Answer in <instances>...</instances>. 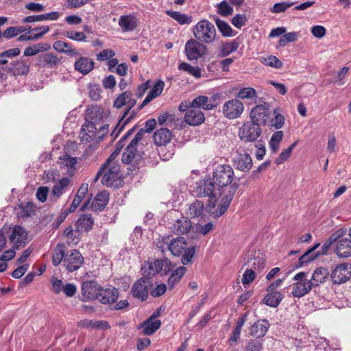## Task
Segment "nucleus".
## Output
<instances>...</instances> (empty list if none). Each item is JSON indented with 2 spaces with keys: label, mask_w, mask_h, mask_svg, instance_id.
Returning <instances> with one entry per match:
<instances>
[{
  "label": "nucleus",
  "mask_w": 351,
  "mask_h": 351,
  "mask_svg": "<svg viewBox=\"0 0 351 351\" xmlns=\"http://www.w3.org/2000/svg\"><path fill=\"white\" fill-rule=\"evenodd\" d=\"M71 183L69 178H62L60 179L53 186L51 194L56 198H59L66 191Z\"/></svg>",
  "instance_id": "nucleus-38"
},
{
  "label": "nucleus",
  "mask_w": 351,
  "mask_h": 351,
  "mask_svg": "<svg viewBox=\"0 0 351 351\" xmlns=\"http://www.w3.org/2000/svg\"><path fill=\"white\" fill-rule=\"evenodd\" d=\"M335 254L339 258H348L351 256V240L348 238H342L335 243Z\"/></svg>",
  "instance_id": "nucleus-25"
},
{
  "label": "nucleus",
  "mask_w": 351,
  "mask_h": 351,
  "mask_svg": "<svg viewBox=\"0 0 351 351\" xmlns=\"http://www.w3.org/2000/svg\"><path fill=\"white\" fill-rule=\"evenodd\" d=\"M178 69L180 71L186 72L197 79L200 78L202 75V70L199 66H193L186 62L180 64Z\"/></svg>",
  "instance_id": "nucleus-49"
},
{
  "label": "nucleus",
  "mask_w": 351,
  "mask_h": 351,
  "mask_svg": "<svg viewBox=\"0 0 351 351\" xmlns=\"http://www.w3.org/2000/svg\"><path fill=\"white\" fill-rule=\"evenodd\" d=\"M118 24L123 32H131L136 29L138 20L134 15H122L119 19Z\"/></svg>",
  "instance_id": "nucleus-27"
},
{
  "label": "nucleus",
  "mask_w": 351,
  "mask_h": 351,
  "mask_svg": "<svg viewBox=\"0 0 351 351\" xmlns=\"http://www.w3.org/2000/svg\"><path fill=\"white\" fill-rule=\"evenodd\" d=\"M185 53L189 60H196L207 52L204 43L195 39H190L185 44Z\"/></svg>",
  "instance_id": "nucleus-12"
},
{
  "label": "nucleus",
  "mask_w": 351,
  "mask_h": 351,
  "mask_svg": "<svg viewBox=\"0 0 351 351\" xmlns=\"http://www.w3.org/2000/svg\"><path fill=\"white\" fill-rule=\"evenodd\" d=\"M237 189V184L230 186L228 193L222 197L217 209L213 213L215 217H219L226 213Z\"/></svg>",
  "instance_id": "nucleus-14"
},
{
  "label": "nucleus",
  "mask_w": 351,
  "mask_h": 351,
  "mask_svg": "<svg viewBox=\"0 0 351 351\" xmlns=\"http://www.w3.org/2000/svg\"><path fill=\"white\" fill-rule=\"evenodd\" d=\"M331 279L335 284H341L351 278V264L341 263L337 265L331 273Z\"/></svg>",
  "instance_id": "nucleus-13"
},
{
  "label": "nucleus",
  "mask_w": 351,
  "mask_h": 351,
  "mask_svg": "<svg viewBox=\"0 0 351 351\" xmlns=\"http://www.w3.org/2000/svg\"><path fill=\"white\" fill-rule=\"evenodd\" d=\"M256 277L255 272L252 269H247L243 274L241 278L242 284L245 286L247 285H250L253 282Z\"/></svg>",
  "instance_id": "nucleus-60"
},
{
  "label": "nucleus",
  "mask_w": 351,
  "mask_h": 351,
  "mask_svg": "<svg viewBox=\"0 0 351 351\" xmlns=\"http://www.w3.org/2000/svg\"><path fill=\"white\" fill-rule=\"evenodd\" d=\"M167 247L169 250L175 256H180L184 253L181 259V262L183 265H187L191 261L195 252V247L187 246L186 240L183 237L173 239L167 244Z\"/></svg>",
  "instance_id": "nucleus-4"
},
{
  "label": "nucleus",
  "mask_w": 351,
  "mask_h": 351,
  "mask_svg": "<svg viewBox=\"0 0 351 351\" xmlns=\"http://www.w3.org/2000/svg\"><path fill=\"white\" fill-rule=\"evenodd\" d=\"M284 298L279 291L268 292L263 299L264 303L271 307H277Z\"/></svg>",
  "instance_id": "nucleus-40"
},
{
  "label": "nucleus",
  "mask_w": 351,
  "mask_h": 351,
  "mask_svg": "<svg viewBox=\"0 0 351 351\" xmlns=\"http://www.w3.org/2000/svg\"><path fill=\"white\" fill-rule=\"evenodd\" d=\"M27 239V231L20 226H15L10 236V241L13 243V248L23 246Z\"/></svg>",
  "instance_id": "nucleus-19"
},
{
  "label": "nucleus",
  "mask_w": 351,
  "mask_h": 351,
  "mask_svg": "<svg viewBox=\"0 0 351 351\" xmlns=\"http://www.w3.org/2000/svg\"><path fill=\"white\" fill-rule=\"evenodd\" d=\"M136 101L132 98V92L127 90L119 95L114 101L113 106L117 109L121 108L123 106H127V110L123 113L118 125H121L123 128L132 118L133 115H130L125 120V117L130 110L136 105Z\"/></svg>",
  "instance_id": "nucleus-5"
},
{
  "label": "nucleus",
  "mask_w": 351,
  "mask_h": 351,
  "mask_svg": "<svg viewBox=\"0 0 351 351\" xmlns=\"http://www.w3.org/2000/svg\"><path fill=\"white\" fill-rule=\"evenodd\" d=\"M191 108H195L197 109L202 108L206 110H210L215 108V105L210 104L209 98L206 96L200 95L191 102Z\"/></svg>",
  "instance_id": "nucleus-36"
},
{
  "label": "nucleus",
  "mask_w": 351,
  "mask_h": 351,
  "mask_svg": "<svg viewBox=\"0 0 351 351\" xmlns=\"http://www.w3.org/2000/svg\"><path fill=\"white\" fill-rule=\"evenodd\" d=\"M262 350V343L256 340L249 341L245 346V351H261Z\"/></svg>",
  "instance_id": "nucleus-64"
},
{
  "label": "nucleus",
  "mask_w": 351,
  "mask_h": 351,
  "mask_svg": "<svg viewBox=\"0 0 351 351\" xmlns=\"http://www.w3.org/2000/svg\"><path fill=\"white\" fill-rule=\"evenodd\" d=\"M29 70V64L25 60H20L13 62L12 71L14 75H26Z\"/></svg>",
  "instance_id": "nucleus-43"
},
{
  "label": "nucleus",
  "mask_w": 351,
  "mask_h": 351,
  "mask_svg": "<svg viewBox=\"0 0 351 351\" xmlns=\"http://www.w3.org/2000/svg\"><path fill=\"white\" fill-rule=\"evenodd\" d=\"M239 47V43L236 40L231 42L222 44L219 47L220 54L222 57H226L237 50Z\"/></svg>",
  "instance_id": "nucleus-44"
},
{
  "label": "nucleus",
  "mask_w": 351,
  "mask_h": 351,
  "mask_svg": "<svg viewBox=\"0 0 351 351\" xmlns=\"http://www.w3.org/2000/svg\"><path fill=\"white\" fill-rule=\"evenodd\" d=\"M172 268L171 262L167 258L149 260L142 267L143 276L147 278H151L163 270L169 272Z\"/></svg>",
  "instance_id": "nucleus-6"
},
{
  "label": "nucleus",
  "mask_w": 351,
  "mask_h": 351,
  "mask_svg": "<svg viewBox=\"0 0 351 351\" xmlns=\"http://www.w3.org/2000/svg\"><path fill=\"white\" fill-rule=\"evenodd\" d=\"M160 320H153L152 319L148 318L140 324L138 326V328L141 330L143 335H152L160 327Z\"/></svg>",
  "instance_id": "nucleus-31"
},
{
  "label": "nucleus",
  "mask_w": 351,
  "mask_h": 351,
  "mask_svg": "<svg viewBox=\"0 0 351 351\" xmlns=\"http://www.w3.org/2000/svg\"><path fill=\"white\" fill-rule=\"evenodd\" d=\"M88 191V184H83L80 187V189L77 191V195L75 197L69 210L71 213H73L77 207L80 205V204L82 202L83 199L85 197L86 195L87 194Z\"/></svg>",
  "instance_id": "nucleus-39"
},
{
  "label": "nucleus",
  "mask_w": 351,
  "mask_h": 351,
  "mask_svg": "<svg viewBox=\"0 0 351 351\" xmlns=\"http://www.w3.org/2000/svg\"><path fill=\"white\" fill-rule=\"evenodd\" d=\"M65 244L58 243L52 252V263L58 266L62 262L63 266L69 272H73L80 268L84 263V258L77 250H71L66 252Z\"/></svg>",
  "instance_id": "nucleus-1"
},
{
  "label": "nucleus",
  "mask_w": 351,
  "mask_h": 351,
  "mask_svg": "<svg viewBox=\"0 0 351 351\" xmlns=\"http://www.w3.org/2000/svg\"><path fill=\"white\" fill-rule=\"evenodd\" d=\"M61 14L58 12H51L49 13L42 14L39 15H32L25 17L23 20V23H34L43 21H56L58 20Z\"/></svg>",
  "instance_id": "nucleus-29"
},
{
  "label": "nucleus",
  "mask_w": 351,
  "mask_h": 351,
  "mask_svg": "<svg viewBox=\"0 0 351 351\" xmlns=\"http://www.w3.org/2000/svg\"><path fill=\"white\" fill-rule=\"evenodd\" d=\"M261 62L265 65L275 69H280L283 65L282 62L274 56H269L267 58H264Z\"/></svg>",
  "instance_id": "nucleus-57"
},
{
  "label": "nucleus",
  "mask_w": 351,
  "mask_h": 351,
  "mask_svg": "<svg viewBox=\"0 0 351 351\" xmlns=\"http://www.w3.org/2000/svg\"><path fill=\"white\" fill-rule=\"evenodd\" d=\"M149 282L148 280L141 278L132 286L131 293L133 297L144 301L148 297Z\"/></svg>",
  "instance_id": "nucleus-20"
},
{
  "label": "nucleus",
  "mask_w": 351,
  "mask_h": 351,
  "mask_svg": "<svg viewBox=\"0 0 351 351\" xmlns=\"http://www.w3.org/2000/svg\"><path fill=\"white\" fill-rule=\"evenodd\" d=\"M262 129L258 124L252 121L243 123L239 130V136L245 143L254 142L261 135Z\"/></svg>",
  "instance_id": "nucleus-10"
},
{
  "label": "nucleus",
  "mask_w": 351,
  "mask_h": 351,
  "mask_svg": "<svg viewBox=\"0 0 351 351\" xmlns=\"http://www.w3.org/2000/svg\"><path fill=\"white\" fill-rule=\"evenodd\" d=\"M184 121L189 125H199L205 121V116L199 109L191 108L185 113Z\"/></svg>",
  "instance_id": "nucleus-22"
},
{
  "label": "nucleus",
  "mask_w": 351,
  "mask_h": 351,
  "mask_svg": "<svg viewBox=\"0 0 351 351\" xmlns=\"http://www.w3.org/2000/svg\"><path fill=\"white\" fill-rule=\"evenodd\" d=\"M204 205L203 202L199 200H195L193 202L188 204V208L186 214L191 218L201 217L204 216Z\"/></svg>",
  "instance_id": "nucleus-32"
},
{
  "label": "nucleus",
  "mask_w": 351,
  "mask_h": 351,
  "mask_svg": "<svg viewBox=\"0 0 351 351\" xmlns=\"http://www.w3.org/2000/svg\"><path fill=\"white\" fill-rule=\"evenodd\" d=\"M108 202V193L106 191L99 192L94 198L91 204V208L94 211L101 210Z\"/></svg>",
  "instance_id": "nucleus-34"
},
{
  "label": "nucleus",
  "mask_w": 351,
  "mask_h": 351,
  "mask_svg": "<svg viewBox=\"0 0 351 351\" xmlns=\"http://www.w3.org/2000/svg\"><path fill=\"white\" fill-rule=\"evenodd\" d=\"M283 132L282 131L275 132L269 141V145L271 152L276 154L279 148V144L282 140Z\"/></svg>",
  "instance_id": "nucleus-52"
},
{
  "label": "nucleus",
  "mask_w": 351,
  "mask_h": 351,
  "mask_svg": "<svg viewBox=\"0 0 351 351\" xmlns=\"http://www.w3.org/2000/svg\"><path fill=\"white\" fill-rule=\"evenodd\" d=\"M115 56L114 50L110 49H106L101 51L97 55V60L100 62L106 61L113 58Z\"/></svg>",
  "instance_id": "nucleus-62"
},
{
  "label": "nucleus",
  "mask_w": 351,
  "mask_h": 351,
  "mask_svg": "<svg viewBox=\"0 0 351 351\" xmlns=\"http://www.w3.org/2000/svg\"><path fill=\"white\" fill-rule=\"evenodd\" d=\"M18 216L19 217H29L35 213V206L32 202L22 203L19 206Z\"/></svg>",
  "instance_id": "nucleus-47"
},
{
  "label": "nucleus",
  "mask_w": 351,
  "mask_h": 351,
  "mask_svg": "<svg viewBox=\"0 0 351 351\" xmlns=\"http://www.w3.org/2000/svg\"><path fill=\"white\" fill-rule=\"evenodd\" d=\"M119 295V290L112 286H108L106 288L100 287L97 300L102 304H110L117 301Z\"/></svg>",
  "instance_id": "nucleus-17"
},
{
  "label": "nucleus",
  "mask_w": 351,
  "mask_h": 351,
  "mask_svg": "<svg viewBox=\"0 0 351 351\" xmlns=\"http://www.w3.org/2000/svg\"><path fill=\"white\" fill-rule=\"evenodd\" d=\"M274 119H271L269 122V125L275 129H280L285 124V117L282 114L280 110L276 108L273 111Z\"/></svg>",
  "instance_id": "nucleus-50"
},
{
  "label": "nucleus",
  "mask_w": 351,
  "mask_h": 351,
  "mask_svg": "<svg viewBox=\"0 0 351 351\" xmlns=\"http://www.w3.org/2000/svg\"><path fill=\"white\" fill-rule=\"evenodd\" d=\"M215 21L219 30L223 36L228 37L232 36V29L226 22L219 19V18H216Z\"/></svg>",
  "instance_id": "nucleus-55"
},
{
  "label": "nucleus",
  "mask_w": 351,
  "mask_h": 351,
  "mask_svg": "<svg viewBox=\"0 0 351 351\" xmlns=\"http://www.w3.org/2000/svg\"><path fill=\"white\" fill-rule=\"evenodd\" d=\"M99 285L94 281L84 282L82 285V294L86 300L97 299Z\"/></svg>",
  "instance_id": "nucleus-24"
},
{
  "label": "nucleus",
  "mask_w": 351,
  "mask_h": 351,
  "mask_svg": "<svg viewBox=\"0 0 351 351\" xmlns=\"http://www.w3.org/2000/svg\"><path fill=\"white\" fill-rule=\"evenodd\" d=\"M193 34L196 40L204 44L213 43L217 36L215 25L206 19L197 23L193 27Z\"/></svg>",
  "instance_id": "nucleus-3"
},
{
  "label": "nucleus",
  "mask_w": 351,
  "mask_h": 351,
  "mask_svg": "<svg viewBox=\"0 0 351 351\" xmlns=\"http://www.w3.org/2000/svg\"><path fill=\"white\" fill-rule=\"evenodd\" d=\"M247 263L251 269L258 271H262L265 267V260L260 253L249 258Z\"/></svg>",
  "instance_id": "nucleus-45"
},
{
  "label": "nucleus",
  "mask_w": 351,
  "mask_h": 351,
  "mask_svg": "<svg viewBox=\"0 0 351 351\" xmlns=\"http://www.w3.org/2000/svg\"><path fill=\"white\" fill-rule=\"evenodd\" d=\"M294 5L293 2H280L275 3L271 8V12L273 13H281L285 12L287 9Z\"/></svg>",
  "instance_id": "nucleus-63"
},
{
  "label": "nucleus",
  "mask_w": 351,
  "mask_h": 351,
  "mask_svg": "<svg viewBox=\"0 0 351 351\" xmlns=\"http://www.w3.org/2000/svg\"><path fill=\"white\" fill-rule=\"evenodd\" d=\"M170 228L173 232L177 234H183L190 230L191 222L187 217L182 216L176 219Z\"/></svg>",
  "instance_id": "nucleus-26"
},
{
  "label": "nucleus",
  "mask_w": 351,
  "mask_h": 351,
  "mask_svg": "<svg viewBox=\"0 0 351 351\" xmlns=\"http://www.w3.org/2000/svg\"><path fill=\"white\" fill-rule=\"evenodd\" d=\"M217 12L222 16H228L234 12L232 5L228 1L223 0L216 5Z\"/></svg>",
  "instance_id": "nucleus-48"
},
{
  "label": "nucleus",
  "mask_w": 351,
  "mask_h": 351,
  "mask_svg": "<svg viewBox=\"0 0 351 351\" xmlns=\"http://www.w3.org/2000/svg\"><path fill=\"white\" fill-rule=\"evenodd\" d=\"M243 103L236 98L226 101L222 106V114L228 119H235L241 117L244 111Z\"/></svg>",
  "instance_id": "nucleus-11"
},
{
  "label": "nucleus",
  "mask_w": 351,
  "mask_h": 351,
  "mask_svg": "<svg viewBox=\"0 0 351 351\" xmlns=\"http://www.w3.org/2000/svg\"><path fill=\"white\" fill-rule=\"evenodd\" d=\"M186 271V268L184 266H180L173 271L167 281L169 289H172L180 281Z\"/></svg>",
  "instance_id": "nucleus-37"
},
{
  "label": "nucleus",
  "mask_w": 351,
  "mask_h": 351,
  "mask_svg": "<svg viewBox=\"0 0 351 351\" xmlns=\"http://www.w3.org/2000/svg\"><path fill=\"white\" fill-rule=\"evenodd\" d=\"M166 14L173 19L180 25L190 24L193 21V17L191 15L185 14L180 12L167 10Z\"/></svg>",
  "instance_id": "nucleus-41"
},
{
  "label": "nucleus",
  "mask_w": 351,
  "mask_h": 351,
  "mask_svg": "<svg viewBox=\"0 0 351 351\" xmlns=\"http://www.w3.org/2000/svg\"><path fill=\"white\" fill-rule=\"evenodd\" d=\"M234 167L241 171H248L252 167V159L245 151H237L232 158Z\"/></svg>",
  "instance_id": "nucleus-15"
},
{
  "label": "nucleus",
  "mask_w": 351,
  "mask_h": 351,
  "mask_svg": "<svg viewBox=\"0 0 351 351\" xmlns=\"http://www.w3.org/2000/svg\"><path fill=\"white\" fill-rule=\"evenodd\" d=\"M234 177V172L229 165H221L217 167L213 172V181L219 189L227 186L232 183Z\"/></svg>",
  "instance_id": "nucleus-7"
},
{
  "label": "nucleus",
  "mask_w": 351,
  "mask_h": 351,
  "mask_svg": "<svg viewBox=\"0 0 351 351\" xmlns=\"http://www.w3.org/2000/svg\"><path fill=\"white\" fill-rule=\"evenodd\" d=\"M50 48V46L46 43H38L26 47L24 50V56H35L40 52L47 51Z\"/></svg>",
  "instance_id": "nucleus-42"
},
{
  "label": "nucleus",
  "mask_w": 351,
  "mask_h": 351,
  "mask_svg": "<svg viewBox=\"0 0 351 351\" xmlns=\"http://www.w3.org/2000/svg\"><path fill=\"white\" fill-rule=\"evenodd\" d=\"M256 90L252 87L243 88L239 90L236 94V99L239 100L252 99L256 97Z\"/></svg>",
  "instance_id": "nucleus-53"
},
{
  "label": "nucleus",
  "mask_w": 351,
  "mask_h": 351,
  "mask_svg": "<svg viewBox=\"0 0 351 351\" xmlns=\"http://www.w3.org/2000/svg\"><path fill=\"white\" fill-rule=\"evenodd\" d=\"M118 152H113L106 162L101 167L97 172L95 180L103 175L101 178L102 184L108 187H118L121 185L120 167L117 158Z\"/></svg>",
  "instance_id": "nucleus-2"
},
{
  "label": "nucleus",
  "mask_w": 351,
  "mask_h": 351,
  "mask_svg": "<svg viewBox=\"0 0 351 351\" xmlns=\"http://www.w3.org/2000/svg\"><path fill=\"white\" fill-rule=\"evenodd\" d=\"M172 137L171 132L167 128H161L156 130L154 134V143L158 146L166 145Z\"/></svg>",
  "instance_id": "nucleus-33"
},
{
  "label": "nucleus",
  "mask_w": 351,
  "mask_h": 351,
  "mask_svg": "<svg viewBox=\"0 0 351 351\" xmlns=\"http://www.w3.org/2000/svg\"><path fill=\"white\" fill-rule=\"evenodd\" d=\"M269 324L267 320L257 322L249 328V334L256 338L264 337L269 328Z\"/></svg>",
  "instance_id": "nucleus-30"
},
{
  "label": "nucleus",
  "mask_w": 351,
  "mask_h": 351,
  "mask_svg": "<svg viewBox=\"0 0 351 351\" xmlns=\"http://www.w3.org/2000/svg\"><path fill=\"white\" fill-rule=\"evenodd\" d=\"M105 117L106 113L103 109L99 106H92L87 109L86 120L95 125H102V122Z\"/></svg>",
  "instance_id": "nucleus-23"
},
{
  "label": "nucleus",
  "mask_w": 351,
  "mask_h": 351,
  "mask_svg": "<svg viewBox=\"0 0 351 351\" xmlns=\"http://www.w3.org/2000/svg\"><path fill=\"white\" fill-rule=\"evenodd\" d=\"M219 189L215 186L213 181L204 180L197 184L195 192L197 196L200 197H209L210 198L208 206L210 208L215 206L217 196L219 193Z\"/></svg>",
  "instance_id": "nucleus-8"
},
{
  "label": "nucleus",
  "mask_w": 351,
  "mask_h": 351,
  "mask_svg": "<svg viewBox=\"0 0 351 351\" xmlns=\"http://www.w3.org/2000/svg\"><path fill=\"white\" fill-rule=\"evenodd\" d=\"M93 219L90 215H84L77 221V226L80 231H88L92 228Z\"/></svg>",
  "instance_id": "nucleus-46"
},
{
  "label": "nucleus",
  "mask_w": 351,
  "mask_h": 351,
  "mask_svg": "<svg viewBox=\"0 0 351 351\" xmlns=\"http://www.w3.org/2000/svg\"><path fill=\"white\" fill-rule=\"evenodd\" d=\"M319 246V243L315 244L313 247L307 250L300 258V263L303 265L310 261L315 259L318 256L319 253H315L314 251Z\"/></svg>",
  "instance_id": "nucleus-51"
},
{
  "label": "nucleus",
  "mask_w": 351,
  "mask_h": 351,
  "mask_svg": "<svg viewBox=\"0 0 351 351\" xmlns=\"http://www.w3.org/2000/svg\"><path fill=\"white\" fill-rule=\"evenodd\" d=\"M136 150L132 147H127L122 154V161L125 164H130L133 160L136 154Z\"/></svg>",
  "instance_id": "nucleus-59"
},
{
  "label": "nucleus",
  "mask_w": 351,
  "mask_h": 351,
  "mask_svg": "<svg viewBox=\"0 0 351 351\" xmlns=\"http://www.w3.org/2000/svg\"><path fill=\"white\" fill-rule=\"evenodd\" d=\"M165 86V83L162 80H158L153 86L152 90L148 93L147 95L142 102V104L138 107V110H141L146 105H147L154 99L158 97L162 92Z\"/></svg>",
  "instance_id": "nucleus-28"
},
{
  "label": "nucleus",
  "mask_w": 351,
  "mask_h": 351,
  "mask_svg": "<svg viewBox=\"0 0 351 351\" xmlns=\"http://www.w3.org/2000/svg\"><path fill=\"white\" fill-rule=\"evenodd\" d=\"M269 117V108L265 105H257L250 113L251 121L254 124L266 125Z\"/></svg>",
  "instance_id": "nucleus-16"
},
{
  "label": "nucleus",
  "mask_w": 351,
  "mask_h": 351,
  "mask_svg": "<svg viewBox=\"0 0 351 351\" xmlns=\"http://www.w3.org/2000/svg\"><path fill=\"white\" fill-rule=\"evenodd\" d=\"M42 60L45 66L51 68L57 66L61 62V60L53 53H47L43 55Z\"/></svg>",
  "instance_id": "nucleus-54"
},
{
  "label": "nucleus",
  "mask_w": 351,
  "mask_h": 351,
  "mask_svg": "<svg viewBox=\"0 0 351 351\" xmlns=\"http://www.w3.org/2000/svg\"><path fill=\"white\" fill-rule=\"evenodd\" d=\"M298 141L292 143L287 149L283 150L279 156L276 159V163L278 165L282 164L285 162L291 156L293 149L297 145Z\"/></svg>",
  "instance_id": "nucleus-56"
},
{
  "label": "nucleus",
  "mask_w": 351,
  "mask_h": 351,
  "mask_svg": "<svg viewBox=\"0 0 351 351\" xmlns=\"http://www.w3.org/2000/svg\"><path fill=\"white\" fill-rule=\"evenodd\" d=\"M64 35L71 40L77 42L86 41L87 36L82 32L67 31L64 33Z\"/></svg>",
  "instance_id": "nucleus-58"
},
{
  "label": "nucleus",
  "mask_w": 351,
  "mask_h": 351,
  "mask_svg": "<svg viewBox=\"0 0 351 351\" xmlns=\"http://www.w3.org/2000/svg\"><path fill=\"white\" fill-rule=\"evenodd\" d=\"M94 68L93 60L86 56H79L74 63L75 70L82 75L88 74Z\"/></svg>",
  "instance_id": "nucleus-21"
},
{
  "label": "nucleus",
  "mask_w": 351,
  "mask_h": 351,
  "mask_svg": "<svg viewBox=\"0 0 351 351\" xmlns=\"http://www.w3.org/2000/svg\"><path fill=\"white\" fill-rule=\"evenodd\" d=\"M71 45L69 43L58 40L53 43V48L59 53H66Z\"/></svg>",
  "instance_id": "nucleus-61"
},
{
  "label": "nucleus",
  "mask_w": 351,
  "mask_h": 351,
  "mask_svg": "<svg viewBox=\"0 0 351 351\" xmlns=\"http://www.w3.org/2000/svg\"><path fill=\"white\" fill-rule=\"evenodd\" d=\"M329 273L328 269L324 267H319L316 269L312 274L311 283L313 287H317L324 283L328 278Z\"/></svg>",
  "instance_id": "nucleus-35"
},
{
  "label": "nucleus",
  "mask_w": 351,
  "mask_h": 351,
  "mask_svg": "<svg viewBox=\"0 0 351 351\" xmlns=\"http://www.w3.org/2000/svg\"><path fill=\"white\" fill-rule=\"evenodd\" d=\"M77 162L78 160L76 157L71 156L68 154L61 155L58 160L60 169L65 170L66 173L69 176H73Z\"/></svg>",
  "instance_id": "nucleus-18"
},
{
  "label": "nucleus",
  "mask_w": 351,
  "mask_h": 351,
  "mask_svg": "<svg viewBox=\"0 0 351 351\" xmlns=\"http://www.w3.org/2000/svg\"><path fill=\"white\" fill-rule=\"evenodd\" d=\"M307 274L302 271L296 274L293 280L295 281L292 287V295L295 298H301L307 294L312 289L311 280L306 278Z\"/></svg>",
  "instance_id": "nucleus-9"
}]
</instances>
